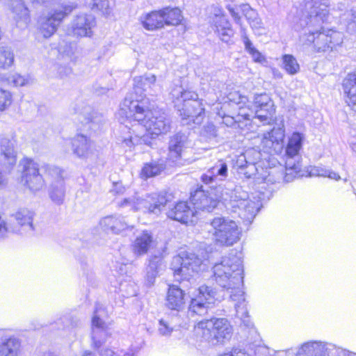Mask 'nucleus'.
Wrapping results in <instances>:
<instances>
[{"label": "nucleus", "mask_w": 356, "mask_h": 356, "mask_svg": "<svg viewBox=\"0 0 356 356\" xmlns=\"http://www.w3.org/2000/svg\"><path fill=\"white\" fill-rule=\"evenodd\" d=\"M185 302L183 290L176 285L170 286L167 294L166 306L170 309L179 311L184 307Z\"/></svg>", "instance_id": "obj_29"}, {"label": "nucleus", "mask_w": 356, "mask_h": 356, "mask_svg": "<svg viewBox=\"0 0 356 356\" xmlns=\"http://www.w3.org/2000/svg\"><path fill=\"white\" fill-rule=\"evenodd\" d=\"M163 170L162 165L157 163L146 164L142 169L141 175L149 178L159 175Z\"/></svg>", "instance_id": "obj_42"}, {"label": "nucleus", "mask_w": 356, "mask_h": 356, "mask_svg": "<svg viewBox=\"0 0 356 356\" xmlns=\"http://www.w3.org/2000/svg\"><path fill=\"white\" fill-rule=\"evenodd\" d=\"M195 212L188 206L187 202H180L168 211L167 216L171 219L184 224H188L193 222Z\"/></svg>", "instance_id": "obj_23"}, {"label": "nucleus", "mask_w": 356, "mask_h": 356, "mask_svg": "<svg viewBox=\"0 0 356 356\" xmlns=\"http://www.w3.org/2000/svg\"><path fill=\"white\" fill-rule=\"evenodd\" d=\"M329 9L325 2L312 0L305 5L295 29L300 32V41L302 45L311 47L318 52L337 50L343 41V34L332 29H325Z\"/></svg>", "instance_id": "obj_3"}, {"label": "nucleus", "mask_w": 356, "mask_h": 356, "mask_svg": "<svg viewBox=\"0 0 356 356\" xmlns=\"http://www.w3.org/2000/svg\"><path fill=\"white\" fill-rule=\"evenodd\" d=\"M282 61L283 67L288 74L293 75L298 73L300 66L295 57L290 54H285L282 57Z\"/></svg>", "instance_id": "obj_37"}, {"label": "nucleus", "mask_w": 356, "mask_h": 356, "mask_svg": "<svg viewBox=\"0 0 356 356\" xmlns=\"http://www.w3.org/2000/svg\"><path fill=\"white\" fill-rule=\"evenodd\" d=\"M99 226L106 233L119 234L127 228V224L121 216H108L102 218Z\"/></svg>", "instance_id": "obj_28"}, {"label": "nucleus", "mask_w": 356, "mask_h": 356, "mask_svg": "<svg viewBox=\"0 0 356 356\" xmlns=\"http://www.w3.org/2000/svg\"><path fill=\"white\" fill-rule=\"evenodd\" d=\"M173 328L169 323L163 319L159 322L158 332L162 336H169L172 333Z\"/></svg>", "instance_id": "obj_51"}, {"label": "nucleus", "mask_w": 356, "mask_h": 356, "mask_svg": "<svg viewBox=\"0 0 356 356\" xmlns=\"http://www.w3.org/2000/svg\"><path fill=\"white\" fill-rule=\"evenodd\" d=\"M40 169L47 175H49L54 179V181L58 179H63V170L58 167L51 165L49 164H43Z\"/></svg>", "instance_id": "obj_44"}, {"label": "nucleus", "mask_w": 356, "mask_h": 356, "mask_svg": "<svg viewBox=\"0 0 356 356\" xmlns=\"http://www.w3.org/2000/svg\"><path fill=\"white\" fill-rule=\"evenodd\" d=\"M304 135L299 132H294L289 138V141L286 147V154L289 158H293L297 156L302 147Z\"/></svg>", "instance_id": "obj_33"}, {"label": "nucleus", "mask_w": 356, "mask_h": 356, "mask_svg": "<svg viewBox=\"0 0 356 356\" xmlns=\"http://www.w3.org/2000/svg\"><path fill=\"white\" fill-rule=\"evenodd\" d=\"M200 136L204 139L212 140L218 136V130L216 127L211 122H208L203 126Z\"/></svg>", "instance_id": "obj_45"}, {"label": "nucleus", "mask_w": 356, "mask_h": 356, "mask_svg": "<svg viewBox=\"0 0 356 356\" xmlns=\"http://www.w3.org/2000/svg\"><path fill=\"white\" fill-rule=\"evenodd\" d=\"M254 104L256 108V115L261 121L268 120V115H272L275 110L273 101L266 93L256 95L254 98Z\"/></svg>", "instance_id": "obj_24"}, {"label": "nucleus", "mask_w": 356, "mask_h": 356, "mask_svg": "<svg viewBox=\"0 0 356 356\" xmlns=\"http://www.w3.org/2000/svg\"><path fill=\"white\" fill-rule=\"evenodd\" d=\"M268 140L266 141L270 142L272 145L275 144L278 146L279 148L282 147V143L284 138V130L282 128H274L271 130L270 132L268 134ZM265 138L267 139V137L265 136Z\"/></svg>", "instance_id": "obj_38"}, {"label": "nucleus", "mask_w": 356, "mask_h": 356, "mask_svg": "<svg viewBox=\"0 0 356 356\" xmlns=\"http://www.w3.org/2000/svg\"><path fill=\"white\" fill-rule=\"evenodd\" d=\"M76 112L80 115L81 122L85 124H90L89 129L92 130H95L105 121L104 115L93 110L89 105L79 106L76 108Z\"/></svg>", "instance_id": "obj_21"}, {"label": "nucleus", "mask_w": 356, "mask_h": 356, "mask_svg": "<svg viewBox=\"0 0 356 356\" xmlns=\"http://www.w3.org/2000/svg\"><path fill=\"white\" fill-rule=\"evenodd\" d=\"M214 31L223 42H227L234 35V31L230 22L222 14L221 10L215 8L214 17L212 20Z\"/></svg>", "instance_id": "obj_19"}, {"label": "nucleus", "mask_w": 356, "mask_h": 356, "mask_svg": "<svg viewBox=\"0 0 356 356\" xmlns=\"http://www.w3.org/2000/svg\"><path fill=\"white\" fill-rule=\"evenodd\" d=\"M168 199L165 195L152 193L146 198L140 197L138 194L126 197L117 202V207L121 209L158 214L165 206Z\"/></svg>", "instance_id": "obj_6"}, {"label": "nucleus", "mask_w": 356, "mask_h": 356, "mask_svg": "<svg viewBox=\"0 0 356 356\" xmlns=\"http://www.w3.org/2000/svg\"><path fill=\"white\" fill-rule=\"evenodd\" d=\"M153 243L152 234L149 231L139 232L131 244L134 255L140 257L148 252Z\"/></svg>", "instance_id": "obj_25"}, {"label": "nucleus", "mask_w": 356, "mask_h": 356, "mask_svg": "<svg viewBox=\"0 0 356 356\" xmlns=\"http://www.w3.org/2000/svg\"><path fill=\"white\" fill-rule=\"evenodd\" d=\"M156 81V77L154 74H148L136 76L134 79V88L136 93H140L141 97L144 92L151 95H156L161 92V87Z\"/></svg>", "instance_id": "obj_18"}, {"label": "nucleus", "mask_w": 356, "mask_h": 356, "mask_svg": "<svg viewBox=\"0 0 356 356\" xmlns=\"http://www.w3.org/2000/svg\"><path fill=\"white\" fill-rule=\"evenodd\" d=\"M95 25V19L92 15L81 13L75 17L67 28L68 35L76 37H90L92 29Z\"/></svg>", "instance_id": "obj_13"}, {"label": "nucleus", "mask_w": 356, "mask_h": 356, "mask_svg": "<svg viewBox=\"0 0 356 356\" xmlns=\"http://www.w3.org/2000/svg\"><path fill=\"white\" fill-rule=\"evenodd\" d=\"M210 225L211 229L209 232L218 245L231 246L240 239L241 230L232 220L225 217H216L211 220Z\"/></svg>", "instance_id": "obj_7"}, {"label": "nucleus", "mask_w": 356, "mask_h": 356, "mask_svg": "<svg viewBox=\"0 0 356 356\" xmlns=\"http://www.w3.org/2000/svg\"><path fill=\"white\" fill-rule=\"evenodd\" d=\"M239 173L243 174L244 177L248 179L253 178L257 180L261 179L262 181H264L266 178V175H263L262 176L259 175L257 164L252 163H248V165L244 168L243 171L239 172Z\"/></svg>", "instance_id": "obj_39"}, {"label": "nucleus", "mask_w": 356, "mask_h": 356, "mask_svg": "<svg viewBox=\"0 0 356 356\" xmlns=\"http://www.w3.org/2000/svg\"><path fill=\"white\" fill-rule=\"evenodd\" d=\"M49 197L56 204H61L63 202L65 190L63 179L54 181L49 188Z\"/></svg>", "instance_id": "obj_34"}, {"label": "nucleus", "mask_w": 356, "mask_h": 356, "mask_svg": "<svg viewBox=\"0 0 356 356\" xmlns=\"http://www.w3.org/2000/svg\"><path fill=\"white\" fill-rule=\"evenodd\" d=\"M161 265V259L158 257H154L149 259V264L146 268V280L151 285L154 282Z\"/></svg>", "instance_id": "obj_36"}, {"label": "nucleus", "mask_w": 356, "mask_h": 356, "mask_svg": "<svg viewBox=\"0 0 356 356\" xmlns=\"http://www.w3.org/2000/svg\"><path fill=\"white\" fill-rule=\"evenodd\" d=\"M227 176V163L222 161H219L201 176V180L204 184L214 186V183L225 179Z\"/></svg>", "instance_id": "obj_22"}, {"label": "nucleus", "mask_w": 356, "mask_h": 356, "mask_svg": "<svg viewBox=\"0 0 356 356\" xmlns=\"http://www.w3.org/2000/svg\"><path fill=\"white\" fill-rule=\"evenodd\" d=\"M24 163L23 180L32 191H38L44 186V179L40 174L39 165L31 159H25Z\"/></svg>", "instance_id": "obj_15"}, {"label": "nucleus", "mask_w": 356, "mask_h": 356, "mask_svg": "<svg viewBox=\"0 0 356 356\" xmlns=\"http://www.w3.org/2000/svg\"><path fill=\"white\" fill-rule=\"evenodd\" d=\"M315 172H313V175H316L317 176L321 177H327L330 179L339 180L340 179V176L335 172H333L330 170L324 169L322 168H316L314 170Z\"/></svg>", "instance_id": "obj_47"}, {"label": "nucleus", "mask_w": 356, "mask_h": 356, "mask_svg": "<svg viewBox=\"0 0 356 356\" xmlns=\"http://www.w3.org/2000/svg\"><path fill=\"white\" fill-rule=\"evenodd\" d=\"M241 38L245 46V49L248 54L253 51L256 49L253 46L252 42L248 38L245 30L244 29H241Z\"/></svg>", "instance_id": "obj_52"}, {"label": "nucleus", "mask_w": 356, "mask_h": 356, "mask_svg": "<svg viewBox=\"0 0 356 356\" xmlns=\"http://www.w3.org/2000/svg\"><path fill=\"white\" fill-rule=\"evenodd\" d=\"M76 8L73 4L65 5L43 14L38 20L39 31L44 38L51 37L57 30L63 19Z\"/></svg>", "instance_id": "obj_11"}, {"label": "nucleus", "mask_w": 356, "mask_h": 356, "mask_svg": "<svg viewBox=\"0 0 356 356\" xmlns=\"http://www.w3.org/2000/svg\"><path fill=\"white\" fill-rule=\"evenodd\" d=\"M101 356H134L133 353H126L123 350L113 351L111 349H106L101 352Z\"/></svg>", "instance_id": "obj_53"}, {"label": "nucleus", "mask_w": 356, "mask_h": 356, "mask_svg": "<svg viewBox=\"0 0 356 356\" xmlns=\"http://www.w3.org/2000/svg\"><path fill=\"white\" fill-rule=\"evenodd\" d=\"M342 88L346 103L356 112V73L347 74L343 80Z\"/></svg>", "instance_id": "obj_26"}, {"label": "nucleus", "mask_w": 356, "mask_h": 356, "mask_svg": "<svg viewBox=\"0 0 356 356\" xmlns=\"http://www.w3.org/2000/svg\"><path fill=\"white\" fill-rule=\"evenodd\" d=\"M21 343L15 337H9L0 344V356H20Z\"/></svg>", "instance_id": "obj_31"}, {"label": "nucleus", "mask_w": 356, "mask_h": 356, "mask_svg": "<svg viewBox=\"0 0 356 356\" xmlns=\"http://www.w3.org/2000/svg\"><path fill=\"white\" fill-rule=\"evenodd\" d=\"M140 21L143 27L149 31L161 28L164 26V18L161 10L153 11L145 17H141Z\"/></svg>", "instance_id": "obj_30"}, {"label": "nucleus", "mask_w": 356, "mask_h": 356, "mask_svg": "<svg viewBox=\"0 0 356 356\" xmlns=\"http://www.w3.org/2000/svg\"><path fill=\"white\" fill-rule=\"evenodd\" d=\"M109 91V89L106 87L100 86L99 84L95 83L93 85V92L97 95H106Z\"/></svg>", "instance_id": "obj_58"}, {"label": "nucleus", "mask_w": 356, "mask_h": 356, "mask_svg": "<svg viewBox=\"0 0 356 356\" xmlns=\"http://www.w3.org/2000/svg\"><path fill=\"white\" fill-rule=\"evenodd\" d=\"M188 137L186 134L178 132L170 138L168 143V158L172 162H177L183 151L189 145Z\"/></svg>", "instance_id": "obj_20"}, {"label": "nucleus", "mask_w": 356, "mask_h": 356, "mask_svg": "<svg viewBox=\"0 0 356 356\" xmlns=\"http://www.w3.org/2000/svg\"><path fill=\"white\" fill-rule=\"evenodd\" d=\"M33 4H44L52 1L53 0H29Z\"/></svg>", "instance_id": "obj_64"}, {"label": "nucleus", "mask_w": 356, "mask_h": 356, "mask_svg": "<svg viewBox=\"0 0 356 356\" xmlns=\"http://www.w3.org/2000/svg\"><path fill=\"white\" fill-rule=\"evenodd\" d=\"M1 156L0 165L5 171H10L16 164L17 156L13 143L7 138H2L0 142ZM6 179L0 171V188L6 185Z\"/></svg>", "instance_id": "obj_14"}, {"label": "nucleus", "mask_w": 356, "mask_h": 356, "mask_svg": "<svg viewBox=\"0 0 356 356\" xmlns=\"http://www.w3.org/2000/svg\"><path fill=\"white\" fill-rule=\"evenodd\" d=\"M8 232L6 222L0 216V238L4 237Z\"/></svg>", "instance_id": "obj_63"}, {"label": "nucleus", "mask_w": 356, "mask_h": 356, "mask_svg": "<svg viewBox=\"0 0 356 356\" xmlns=\"http://www.w3.org/2000/svg\"><path fill=\"white\" fill-rule=\"evenodd\" d=\"M197 329L202 330V339L211 346L224 344L233 333L230 323L225 318H213L200 321Z\"/></svg>", "instance_id": "obj_5"}, {"label": "nucleus", "mask_w": 356, "mask_h": 356, "mask_svg": "<svg viewBox=\"0 0 356 356\" xmlns=\"http://www.w3.org/2000/svg\"><path fill=\"white\" fill-rule=\"evenodd\" d=\"M5 81L7 84L11 86H24L29 83V79L22 76L17 73H13L8 74L6 78Z\"/></svg>", "instance_id": "obj_40"}, {"label": "nucleus", "mask_w": 356, "mask_h": 356, "mask_svg": "<svg viewBox=\"0 0 356 356\" xmlns=\"http://www.w3.org/2000/svg\"><path fill=\"white\" fill-rule=\"evenodd\" d=\"M227 98L230 102H234L236 104L245 103L247 100L246 97L241 96L236 92L229 93Z\"/></svg>", "instance_id": "obj_54"}, {"label": "nucleus", "mask_w": 356, "mask_h": 356, "mask_svg": "<svg viewBox=\"0 0 356 356\" xmlns=\"http://www.w3.org/2000/svg\"><path fill=\"white\" fill-rule=\"evenodd\" d=\"M34 213L27 209H21L12 215L17 223L24 227L26 232H32L34 230L33 218Z\"/></svg>", "instance_id": "obj_32"}, {"label": "nucleus", "mask_w": 356, "mask_h": 356, "mask_svg": "<svg viewBox=\"0 0 356 356\" xmlns=\"http://www.w3.org/2000/svg\"><path fill=\"white\" fill-rule=\"evenodd\" d=\"M213 280L223 291L229 294V298L236 302L234 307L236 316L245 327L252 325L248 316L247 305L245 302L243 284V268L242 260L237 254L231 252L223 257L220 262L216 264L213 268Z\"/></svg>", "instance_id": "obj_4"}, {"label": "nucleus", "mask_w": 356, "mask_h": 356, "mask_svg": "<svg viewBox=\"0 0 356 356\" xmlns=\"http://www.w3.org/2000/svg\"><path fill=\"white\" fill-rule=\"evenodd\" d=\"M171 266L176 280L180 281L188 280L193 273L204 270L206 264L195 253L181 252L173 257Z\"/></svg>", "instance_id": "obj_8"}, {"label": "nucleus", "mask_w": 356, "mask_h": 356, "mask_svg": "<svg viewBox=\"0 0 356 356\" xmlns=\"http://www.w3.org/2000/svg\"><path fill=\"white\" fill-rule=\"evenodd\" d=\"M243 11L248 22H250L252 19L256 18L258 16L257 12L252 9L248 5H244Z\"/></svg>", "instance_id": "obj_56"}, {"label": "nucleus", "mask_w": 356, "mask_h": 356, "mask_svg": "<svg viewBox=\"0 0 356 356\" xmlns=\"http://www.w3.org/2000/svg\"><path fill=\"white\" fill-rule=\"evenodd\" d=\"M216 299V291L210 286L202 285L198 289L197 296L191 299L189 311L200 316L204 315Z\"/></svg>", "instance_id": "obj_12"}, {"label": "nucleus", "mask_w": 356, "mask_h": 356, "mask_svg": "<svg viewBox=\"0 0 356 356\" xmlns=\"http://www.w3.org/2000/svg\"><path fill=\"white\" fill-rule=\"evenodd\" d=\"M249 23L252 29H259L261 28V20L258 16L256 18L252 19V20H251Z\"/></svg>", "instance_id": "obj_61"}, {"label": "nucleus", "mask_w": 356, "mask_h": 356, "mask_svg": "<svg viewBox=\"0 0 356 356\" xmlns=\"http://www.w3.org/2000/svg\"><path fill=\"white\" fill-rule=\"evenodd\" d=\"M222 122L227 127H232L236 123L234 117L229 115L222 116Z\"/></svg>", "instance_id": "obj_60"}, {"label": "nucleus", "mask_w": 356, "mask_h": 356, "mask_svg": "<svg viewBox=\"0 0 356 356\" xmlns=\"http://www.w3.org/2000/svg\"><path fill=\"white\" fill-rule=\"evenodd\" d=\"M202 102V99H199L196 92L184 90L181 99L182 107L178 108L180 115L183 119H188L195 124H201L205 111Z\"/></svg>", "instance_id": "obj_10"}, {"label": "nucleus", "mask_w": 356, "mask_h": 356, "mask_svg": "<svg viewBox=\"0 0 356 356\" xmlns=\"http://www.w3.org/2000/svg\"><path fill=\"white\" fill-rule=\"evenodd\" d=\"M266 195L260 191L252 194L250 199L246 192L239 188L218 184L211 186L209 191L197 190L191 195V202L195 210L211 212L220 202L233 209V212L247 223H251L266 200Z\"/></svg>", "instance_id": "obj_2"}, {"label": "nucleus", "mask_w": 356, "mask_h": 356, "mask_svg": "<svg viewBox=\"0 0 356 356\" xmlns=\"http://www.w3.org/2000/svg\"><path fill=\"white\" fill-rule=\"evenodd\" d=\"M184 89L179 84H175L173 87H172L170 92V99L172 102L175 104V106L178 108L181 106V99L183 95V92Z\"/></svg>", "instance_id": "obj_46"}, {"label": "nucleus", "mask_w": 356, "mask_h": 356, "mask_svg": "<svg viewBox=\"0 0 356 356\" xmlns=\"http://www.w3.org/2000/svg\"><path fill=\"white\" fill-rule=\"evenodd\" d=\"M10 8L17 25L24 29L30 22L29 11L22 0H10Z\"/></svg>", "instance_id": "obj_27"}, {"label": "nucleus", "mask_w": 356, "mask_h": 356, "mask_svg": "<svg viewBox=\"0 0 356 356\" xmlns=\"http://www.w3.org/2000/svg\"><path fill=\"white\" fill-rule=\"evenodd\" d=\"M98 313L99 309L97 308L92 319V339L96 348H100L111 336L109 328L99 318Z\"/></svg>", "instance_id": "obj_17"}, {"label": "nucleus", "mask_w": 356, "mask_h": 356, "mask_svg": "<svg viewBox=\"0 0 356 356\" xmlns=\"http://www.w3.org/2000/svg\"><path fill=\"white\" fill-rule=\"evenodd\" d=\"M11 103V95L9 92L0 89V111L4 110Z\"/></svg>", "instance_id": "obj_48"}, {"label": "nucleus", "mask_w": 356, "mask_h": 356, "mask_svg": "<svg viewBox=\"0 0 356 356\" xmlns=\"http://www.w3.org/2000/svg\"><path fill=\"white\" fill-rule=\"evenodd\" d=\"M227 8L229 10L232 17H233V19H234V21L236 22V23L240 24L241 23V17L238 15V13L235 10V9L229 5L227 6Z\"/></svg>", "instance_id": "obj_59"}, {"label": "nucleus", "mask_w": 356, "mask_h": 356, "mask_svg": "<svg viewBox=\"0 0 356 356\" xmlns=\"http://www.w3.org/2000/svg\"><path fill=\"white\" fill-rule=\"evenodd\" d=\"M220 356H250L245 352L237 350L236 349L232 350L231 353H225Z\"/></svg>", "instance_id": "obj_62"}, {"label": "nucleus", "mask_w": 356, "mask_h": 356, "mask_svg": "<svg viewBox=\"0 0 356 356\" xmlns=\"http://www.w3.org/2000/svg\"><path fill=\"white\" fill-rule=\"evenodd\" d=\"M249 54L251 55L254 62L262 63L266 61L264 56H263L257 49Z\"/></svg>", "instance_id": "obj_57"}, {"label": "nucleus", "mask_w": 356, "mask_h": 356, "mask_svg": "<svg viewBox=\"0 0 356 356\" xmlns=\"http://www.w3.org/2000/svg\"><path fill=\"white\" fill-rule=\"evenodd\" d=\"M14 62L13 53L7 48H0V68L10 67Z\"/></svg>", "instance_id": "obj_41"}, {"label": "nucleus", "mask_w": 356, "mask_h": 356, "mask_svg": "<svg viewBox=\"0 0 356 356\" xmlns=\"http://www.w3.org/2000/svg\"><path fill=\"white\" fill-rule=\"evenodd\" d=\"M108 8V0H92V9L101 11L102 13H107Z\"/></svg>", "instance_id": "obj_50"}, {"label": "nucleus", "mask_w": 356, "mask_h": 356, "mask_svg": "<svg viewBox=\"0 0 356 356\" xmlns=\"http://www.w3.org/2000/svg\"><path fill=\"white\" fill-rule=\"evenodd\" d=\"M164 18V25H177L181 19L182 15L180 9L178 8H170L169 7L161 10Z\"/></svg>", "instance_id": "obj_35"}, {"label": "nucleus", "mask_w": 356, "mask_h": 356, "mask_svg": "<svg viewBox=\"0 0 356 356\" xmlns=\"http://www.w3.org/2000/svg\"><path fill=\"white\" fill-rule=\"evenodd\" d=\"M69 144L72 147L73 154L79 159H86L94 154V143L86 135L76 134Z\"/></svg>", "instance_id": "obj_16"}, {"label": "nucleus", "mask_w": 356, "mask_h": 356, "mask_svg": "<svg viewBox=\"0 0 356 356\" xmlns=\"http://www.w3.org/2000/svg\"><path fill=\"white\" fill-rule=\"evenodd\" d=\"M120 130L124 134L121 143L124 147H132L138 143L150 145L145 136L134 135L140 126L145 128L152 138L167 134L171 129V121L168 115L161 111H150L142 99L127 96L118 112Z\"/></svg>", "instance_id": "obj_1"}, {"label": "nucleus", "mask_w": 356, "mask_h": 356, "mask_svg": "<svg viewBox=\"0 0 356 356\" xmlns=\"http://www.w3.org/2000/svg\"><path fill=\"white\" fill-rule=\"evenodd\" d=\"M248 159L246 158V156L245 153L239 155L236 161V166L239 170V172H243L244 170V168L249 163L248 162Z\"/></svg>", "instance_id": "obj_55"}, {"label": "nucleus", "mask_w": 356, "mask_h": 356, "mask_svg": "<svg viewBox=\"0 0 356 356\" xmlns=\"http://www.w3.org/2000/svg\"><path fill=\"white\" fill-rule=\"evenodd\" d=\"M353 352L321 341H311L303 343L296 356H352Z\"/></svg>", "instance_id": "obj_9"}, {"label": "nucleus", "mask_w": 356, "mask_h": 356, "mask_svg": "<svg viewBox=\"0 0 356 356\" xmlns=\"http://www.w3.org/2000/svg\"><path fill=\"white\" fill-rule=\"evenodd\" d=\"M59 322L63 324L64 330H68L70 332L81 325V321L78 318L70 315L63 316L59 319Z\"/></svg>", "instance_id": "obj_43"}, {"label": "nucleus", "mask_w": 356, "mask_h": 356, "mask_svg": "<svg viewBox=\"0 0 356 356\" xmlns=\"http://www.w3.org/2000/svg\"><path fill=\"white\" fill-rule=\"evenodd\" d=\"M248 162L257 164V161L261 159V153L259 151L252 148L247 149L245 152Z\"/></svg>", "instance_id": "obj_49"}]
</instances>
